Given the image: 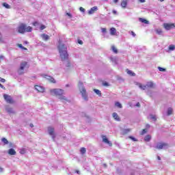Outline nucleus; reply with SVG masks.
I'll list each match as a JSON object with an SVG mask.
<instances>
[{
    "label": "nucleus",
    "mask_w": 175,
    "mask_h": 175,
    "mask_svg": "<svg viewBox=\"0 0 175 175\" xmlns=\"http://www.w3.org/2000/svg\"><path fill=\"white\" fill-rule=\"evenodd\" d=\"M150 119L152 120L153 121H157V117L154 115H150Z\"/></svg>",
    "instance_id": "obj_36"
},
{
    "label": "nucleus",
    "mask_w": 175,
    "mask_h": 175,
    "mask_svg": "<svg viewBox=\"0 0 175 175\" xmlns=\"http://www.w3.org/2000/svg\"><path fill=\"white\" fill-rule=\"evenodd\" d=\"M112 116L116 121H121V119L120 118V116H118V114L117 113H113Z\"/></svg>",
    "instance_id": "obj_17"
},
{
    "label": "nucleus",
    "mask_w": 175,
    "mask_h": 175,
    "mask_svg": "<svg viewBox=\"0 0 175 175\" xmlns=\"http://www.w3.org/2000/svg\"><path fill=\"white\" fill-rule=\"evenodd\" d=\"M155 32L157 33V35H162L163 33L161 29H156Z\"/></svg>",
    "instance_id": "obj_27"
},
{
    "label": "nucleus",
    "mask_w": 175,
    "mask_h": 175,
    "mask_svg": "<svg viewBox=\"0 0 175 175\" xmlns=\"http://www.w3.org/2000/svg\"><path fill=\"white\" fill-rule=\"evenodd\" d=\"M59 99H60L61 100H68V98H66V96H60Z\"/></svg>",
    "instance_id": "obj_34"
},
{
    "label": "nucleus",
    "mask_w": 175,
    "mask_h": 175,
    "mask_svg": "<svg viewBox=\"0 0 175 175\" xmlns=\"http://www.w3.org/2000/svg\"><path fill=\"white\" fill-rule=\"evenodd\" d=\"M151 140V135H148L144 137L145 142H150Z\"/></svg>",
    "instance_id": "obj_25"
},
{
    "label": "nucleus",
    "mask_w": 175,
    "mask_h": 175,
    "mask_svg": "<svg viewBox=\"0 0 175 175\" xmlns=\"http://www.w3.org/2000/svg\"><path fill=\"white\" fill-rule=\"evenodd\" d=\"M35 90H36V91H38V92H44V88H43V86L36 85Z\"/></svg>",
    "instance_id": "obj_14"
},
{
    "label": "nucleus",
    "mask_w": 175,
    "mask_h": 175,
    "mask_svg": "<svg viewBox=\"0 0 175 175\" xmlns=\"http://www.w3.org/2000/svg\"><path fill=\"white\" fill-rule=\"evenodd\" d=\"M139 88L141 89V90H146L147 88V85H142V84H139Z\"/></svg>",
    "instance_id": "obj_37"
},
{
    "label": "nucleus",
    "mask_w": 175,
    "mask_h": 175,
    "mask_svg": "<svg viewBox=\"0 0 175 175\" xmlns=\"http://www.w3.org/2000/svg\"><path fill=\"white\" fill-rule=\"evenodd\" d=\"M146 128H150V124H146Z\"/></svg>",
    "instance_id": "obj_64"
},
{
    "label": "nucleus",
    "mask_w": 175,
    "mask_h": 175,
    "mask_svg": "<svg viewBox=\"0 0 175 175\" xmlns=\"http://www.w3.org/2000/svg\"><path fill=\"white\" fill-rule=\"evenodd\" d=\"M78 88L84 100H88V94H87V90H85V87H84V83H83L82 81L79 82Z\"/></svg>",
    "instance_id": "obj_2"
},
{
    "label": "nucleus",
    "mask_w": 175,
    "mask_h": 175,
    "mask_svg": "<svg viewBox=\"0 0 175 175\" xmlns=\"http://www.w3.org/2000/svg\"><path fill=\"white\" fill-rule=\"evenodd\" d=\"M163 27L166 31H170V29L175 28V23H163Z\"/></svg>",
    "instance_id": "obj_8"
},
{
    "label": "nucleus",
    "mask_w": 175,
    "mask_h": 175,
    "mask_svg": "<svg viewBox=\"0 0 175 175\" xmlns=\"http://www.w3.org/2000/svg\"><path fill=\"white\" fill-rule=\"evenodd\" d=\"M139 21L141 23H144V24H150V22H148V21H147V20H146V19H144L143 18H139Z\"/></svg>",
    "instance_id": "obj_22"
},
{
    "label": "nucleus",
    "mask_w": 175,
    "mask_h": 175,
    "mask_svg": "<svg viewBox=\"0 0 175 175\" xmlns=\"http://www.w3.org/2000/svg\"><path fill=\"white\" fill-rule=\"evenodd\" d=\"M64 64L65 66H66V68H70V62L69 61H68V59H66V62Z\"/></svg>",
    "instance_id": "obj_28"
},
{
    "label": "nucleus",
    "mask_w": 175,
    "mask_h": 175,
    "mask_svg": "<svg viewBox=\"0 0 175 175\" xmlns=\"http://www.w3.org/2000/svg\"><path fill=\"white\" fill-rule=\"evenodd\" d=\"M18 47H19V49H25V48H24V46L21 44H18Z\"/></svg>",
    "instance_id": "obj_47"
},
{
    "label": "nucleus",
    "mask_w": 175,
    "mask_h": 175,
    "mask_svg": "<svg viewBox=\"0 0 175 175\" xmlns=\"http://www.w3.org/2000/svg\"><path fill=\"white\" fill-rule=\"evenodd\" d=\"M48 133L49 135H50V136H51L52 140H53V142H55L56 135L54 131V127H52V126L48 127Z\"/></svg>",
    "instance_id": "obj_6"
},
{
    "label": "nucleus",
    "mask_w": 175,
    "mask_h": 175,
    "mask_svg": "<svg viewBox=\"0 0 175 175\" xmlns=\"http://www.w3.org/2000/svg\"><path fill=\"white\" fill-rule=\"evenodd\" d=\"M0 88H2L3 90H5V88L3 87V85L2 84L0 83Z\"/></svg>",
    "instance_id": "obj_54"
},
{
    "label": "nucleus",
    "mask_w": 175,
    "mask_h": 175,
    "mask_svg": "<svg viewBox=\"0 0 175 175\" xmlns=\"http://www.w3.org/2000/svg\"><path fill=\"white\" fill-rule=\"evenodd\" d=\"M146 87H148L150 88H152V87H154V83H152V81L148 82L146 83Z\"/></svg>",
    "instance_id": "obj_23"
},
{
    "label": "nucleus",
    "mask_w": 175,
    "mask_h": 175,
    "mask_svg": "<svg viewBox=\"0 0 175 175\" xmlns=\"http://www.w3.org/2000/svg\"><path fill=\"white\" fill-rule=\"evenodd\" d=\"M102 137H103V142L104 143H105L106 144H109L110 147L113 146V144L111 143V142L109 141L107 137H106V135H103Z\"/></svg>",
    "instance_id": "obj_10"
},
{
    "label": "nucleus",
    "mask_w": 175,
    "mask_h": 175,
    "mask_svg": "<svg viewBox=\"0 0 175 175\" xmlns=\"http://www.w3.org/2000/svg\"><path fill=\"white\" fill-rule=\"evenodd\" d=\"M111 49H112V51H113L115 53V54H117V53H118V51L117 50L116 46H112Z\"/></svg>",
    "instance_id": "obj_32"
},
{
    "label": "nucleus",
    "mask_w": 175,
    "mask_h": 175,
    "mask_svg": "<svg viewBox=\"0 0 175 175\" xmlns=\"http://www.w3.org/2000/svg\"><path fill=\"white\" fill-rule=\"evenodd\" d=\"M58 49L62 61H66L69 57V55L68 54V47H66V45L62 44L61 41H59Z\"/></svg>",
    "instance_id": "obj_1"
},
{
    "label": "nucleus",
    "mask_w": 175,
    "mask_h": 175,
    "mask_svg": "<svg viewBox=\"0 0 175 175\" xmlns=\"http://www.w3.org/2000/svg\"><path fill=\"white\" fill-rule=\"evenodd\" d=\"M20 154H25V149H21Z\"/></svg>",
    "instance_id": "obj_43"
},
{
    "label": "nucleus",
    "mask_w": 175,
    "mask_h": 175,
    "mask_svg": "<svg viewBox=\"0 0 175 175\" xmlns=\"http://www.w3.org/2000/svg\"><path fill=\"white\" fill-rule=\"evenodd\" d=\"M18 33H25V32H32V27L27 26V25L22 23L18 27Z\"/></svg>",
    "instance_id": "obj_3"
},
{
    "label": "nucleus",
    "mask_w": 175,
    "mask_h": 175,
    "mask_svg": "<svg viewBox=\"0 0 175 175\" xmlns=\"http://www.w3.org/2000/svg\"><path fill=\"white\" fill-rule=\"evenodd\" d=\"M115 106H116V107H118L119 109H122V105H121L120 102H116L115 103Z\"/></svg>",
    "instance_id": "obj_29"
},
{
    "label": "nucleus",
    "mask_w": 175,
    "mask_h": 175,
    "mask_svg": "<svg viewBox=\"0 0 175 175\" xmlns=\"http://www.w3.org/2000/svg\"><path fill=\"white\" fill-rule=\"evenodd\" d=\"M111 60L113 61V62H116V58L111 57Z\"/></svg>",
    "instance_id": "obj_58"
},
{
    "label": "nucleus",
    "mask_w": 175,
    "mask_h": 175,
    "mask_svg": "<svg viewBox=\"0 0 175 175\" xmlns=\"http://www.w3.org/2000/svg\"><path fill=\"white\" fill-rule=\"evenodd\" d=\"M119 0H113V3H118Z\"/></svg>",
    "instance_id": "obj_59"
},
{
    "label": "nucleus",
    "mask_w": 175,
    "mask_h": 175,
    "mask_svg": "<svg viewBox=\"0 0 175 175\" xmlns=\"http://www.w3.org/2000/svg\"><path fill=\"white\" fill-rule=\"evenodd\" d=\"M145 133H147V129H146L142 130L141 135H145Z\"/></svg>",
    "instance_id": "obj_42"
},
{
    "label": "nucleus",
    "mask_w": 175,
    "mask_h": 175,
    "mask_svg": "<svg viewBox=\"0 0 175 175\" xmlns=\"http://www.w3.org/2000/svg\"><path fill=\"white\" fill-rule=\"evenodd\" d=\"M94 91L96 94V95H98V96H102V92H100V90L94 89Z\"/></svg>",
    "instance_id": "obj_24"
},
{
    "label": "nucleus",
    "mask_w": 175,
    "mask_h": 175,
    "mask_svg": "<svg viewBox=\"0 0 175 175\" xmlns=\"http://www.w3.org/2000/svg\"><path fill=\"white\" fill-rule=\"evenodd\" d=\"M157 159H158L159 161H161V157L158 156V157H157Z\"/></svg>",
    "instance_id": "obj_62"
},
{
    "label": "nucleus",
    "mask_w": 175,
    "mask_h": 175,
    "mask_svg": "<svg viewBox=\"0 0 175 175\" xmlns=\"http://www.w3.org/2000/svg\"><path fill=\"white\" fill-rule=\"evenodd\" d=\"M75 173H77V174H80V171L77 170V171L75 172Z\"/></svg>",
    "instance_id": "obj_61"
},
{
    "label": "nucleus",
    "mask_w": 175,
    "mask_h": 175,
    "mask_svg": "<svg viewBox=\"0 0 175 175\" xmlns=\"http://www.w3.org/2000/svg\"><path fill=\"white\" fill-rule=\"evenodd\" d=\"M3 6H4V8H5L6 9H10V5L7 3H3Z\"/></svg>",
    "instance_id": "obj_33"
},
{
    "label": "nucleus",
    "mask_w": 175,
    "mask_h": 175,
    "mask_svg": "<svg viewBox=\"0 0 175 175\" xmlns=\"http://www.w3.org/2000/svg\"><path fill=\"white\" fill-rule=\"evenodd\" d=\"M5 111H7V113H8L9 114H14L16 113V111H14V109H13V108L10 107H5Z\"/></svg>",
    "instance_id": "obj_12"
},
{
    "label": "nucleus",
    "mask_w": 175,
    "mask_h": 175,
    "mask_svg": "<svg viewBox=\"0 0 175 175\" xmlns=\"http://www.w3.org/2000/svg\"><path fill=\"white\" fill-rule=\"evenodd\" d=\"M101 32H103V33H106V28H101Z\"/></svg>",
    "instance_id": "obj_45"
},
{
    "label": "nucleus",
    "mask_w": 175,
    "mask_h": 175,
    "mask_svg": "<svg viewBox=\"0 0 175 175\" xmlns=\"http://www.w3.org/2000/svg\"><path fill=\"white\" fill-rule=\"evenodd\" d=\"M131 132V129H122L121 130V135H126Z\"/></svg>",
    "instance_id": "obj_16"
},
{
    "label": "nucleus",
    "mask_w": 175,
    "mask_h": 175,
    "mask_svg": "<svg viewBox=\"0 0 175 175\" xmlns=\"http://www.w3.org/2000/svg\"><path fill=\"white\" fill-rule=\"evenodd\" d=\"M112 12L113 13V14H117V11L116 10H113Z\"/></svg>",
    "instance_id": "obj_60"
},
{
    "label": "nucleus",
    "mask_w": 175,
    "mask_h": 175,
    "mask_svg": "<svg viewBox=\"0 0 175 175\" xmlns=\"http://www.w3.org/2000/svg\"><path fill=\"white\" fill-rule=\"evenodd\" d=\"M80 151H81V154H85V152H87V150L85 149V148H81Z\"/></svg>",
    "instance_id": "obj_31"
},
{
    "label": "nucleus",
    "mask_w": 175,
    "mask_h": 175,
    "mask_svg": "<svg viewBox=\"0 0 175 175\" xmlns=\"http://www.w3.org/2000/svg\"><path fill=\"white\" fill-rule=\"evenodd\" d=\"M139 2H140L141 3H144V2H146V0H139Z\"/></svg>",
    "instance_id": "obj_52"
},
{
    "label": "nucleus",
    "mask_w": 175,
    "mask_h": 175,
    "mask_svg": "<svg viewBox=\"0 0 175 175\" xmlns=\"http://www.w3.org/2000/svg\"><path fill=\"white\" fill-rule=\"evenodd\" d=\"M173 114V108L169 107L167 110V114L166 116H172Z\"/></svg>",
    "instance_id": "obj_19"
},
{
    "label": "nucleus",
    "mask_w": 175,
    "mask_h": 175,
    "mask_svg": "<svg viewBox=\"0 0 175 175\" xmlns=\"http://www.w3.org/2000/svg\"><path fill=\"white\" fill-rule=\"evenodd\" d=\"M66 16H68V17H69L70 18H72V14H70V13H69V12H67V13H66Z\"/></svg>",
    "instance_id": "obj_46"
},
{
    "label": "nucleus",
    "mask_w": 175,
    "mask_h": 175,
    "mask_svg": "<svg viewBox=\"0 0 175 175\" xmlns=\"http://www.w3.org/2000/svg\"><path fill=\"white\" fill-rule=\"evenodd\" d=\"M131 35H132V36H133V38H135L136 36V33H135V32H133V31H131Z\"/></svg>",
    "instance_id": "obj_49"
},
{
    "label": "nucleus",
    "mask_w": 175,
    "mask_h": 175,
    "mask_svg": "<svg viewBox=\"0 0 175 175\" xmlns=\"http://www.w3.org/2000/svg\"><path fill=\"white\" fill-rule=\"evenodd\" d=\"M158 69L160 72H165L166 69L162 68V67H158Z\"/></svg>",
    "instance_id": "obj_38"
},
{
    "label": "nucleus",
    "mask_w": 175,
    "mask_h": 175,
    "mask_svg": "<svg viewBox=\"0 0 175 175\" xmlns=\"http://www.w3.org/2000/svg\"><path fill=\"white\" fill-rule=\"evenodd\" d=\"M33 25H34V27H36V25H39V23H38V22H34V23H33Z\"/></svg>",
    "instance_id": "obj_50"
},
{
    "label": "nucleus",
    "mask_w": 175,
    "mask_h": 175,
    "mask_svg": "<svg viewBox=\"0 0 175 175\" xmlns=\"http://www.w3.org/2000/svg\"><path fill=\"white\" fill-rule=\"evenodd\" d=\"M168 148L169 145L166 143L160 142L156 146V148H157V150H166V148Z\"/></svg>",
    "instance_id": "obj_7"
},
{
    "label": "nucleus",
    "mask_w": 175,
    "mask_h": 175,
    "mask_svg": "<svg viewBox=\"0 0 175 175\" xmlns=\"http://www.w3.org/2000/svg\"><path fill=\"white\" fill-rule=\"evenodd\" d=\"M136 106H137V107H140V103H137L136 104Z\"/></svg>",
    "instance_id": "obj_55"
},
{
    "label": "nucleus",
    "mask_w": 175,
    "mask_h": 175,
    "mask_svg": "<svg viewBox=\"0 0 175 175\" xmlns=\"http://www.w3.org/2000/svg\"><path fill=\"white\" fill-rule=\"evenodd\" d=\"M8 154L10 155H16V150L13 148H10L9 150H8Z\"/></svg>",
    "instance_id": "obj_21"
},
{
    "label": "nucleus",
    "mask_w": 175,
    "mask_h": 175,
    "mask_svg": "<svg viewBox=\"0 0 175 175\" xmlns=\"http://www.w3.org/2000/svg\"><path fill=\"white\" fill-rule=\"evenodd\" d=\"M40 38H42V40L47 42L50 39V36L46 33H42L40 35Z\"/></svg>",
    "instance_id": "obj_13"
},
{
    "label": "nucleus",
    "mask_w": 175,
    "mask_h": 175,
    "mask_svg": "<svg viewBox=\"0 0 175 175\" xmlns=\"http://www.w3.org/2000/svg\"><path fill=\"white\" fill-rule=\"evenodd\" d=\"M168 49L170 50L171 51H173V50L175 49V45H174V44H170V45L169 46Z\"/></svg>",
    "instance_id": "obj_30"
},
{
    "label": "nucleus",
    "mask_w": 175,
    "mask_h": 175,
    "mask_svg": "<svg viewBox=\"0 0 175 175\" xmlns=\"http://www.w3.org/2000/svg\"><path fill=\"white\" fill-rule=\"evenodd\" d=\"M103 85H104V87H109L110 84H109L107 82H103Z\"/></svg>",
    "instance_id": "obj_40"
},
{
    "label": "nucleus",
    "mask_w": 175,
    "mask_h": 175,
    "mask_svg": "<svg viewBox=\"0 0 175 175\" xmlns=\"http://www.w3.org/2000/svg\"><path fill=\"white\" fill-rule=\"evenodd\" d=\"M1 142H3L4 144H9V141H8L6 138H2Z\"/></svg>",
    "instance_id": "obj_35"
},
{
    "label": "nucleus",
    "mask_w": 175,
    "mask_h": 175,
    "mask_svg": "<svg viewBox=\"0 0 175 175\" xmlns=\"http://www.w3.org/2000/svg\"><path fill=\"white\" fill-rule=\"evenodd\" d=\"M98 10V6H94L92 7L89 11H88V14H94L95 12Z\"/></svg>",
    "instance_id": "obj_15"
},
{
    "label": "nucleus",
    "mask_w": 175,
    "mask_h": 175,
    "mask_svg": "<svg viewBox=\"0 0 175 175\" xmlns=\"http://www.w3.org/2000/svg\"><path fill=\"white\" fill-rule=\"evenodd\" d=\"M0 81H1V83H5V81H6V80L5 79L0 77Z\"/></svg>",
    "instance_id": "obj_48"
},
{
    "label": "nucleus",
    "mask_w": 175,
    "mask_h": 175,
    "mask_svg": "<svg viewBox=\"0 0 175 175\" xmlns=\"http://www.w3.org/2000/svg\"><path fill=\"white\" fill-rule=\"evenodd\" d=\"M127 5H128V1L126 0H122V1L121 3L122 8L125 9V8H126Z\"/></svg>",
    "instance_id": "obj_20"
},
{
    "label": "nucleus",
    "mask_w": 175,
    "mask_h": 175,
    "mask_svg": "<svg viewBox=\"0 0 175 175\" xmlns=\"http://www.w3.org/2000/svg\"><path fill=\"white\" fill-rule=\"evenodd\" d=\"M80 12H81L82 13H85V9H84L83 7H81L79 8Z\"/></svg>",
    "instance_id": "obj_41"
},
{
    "label": "nucleus",
    "mask_w": 175,
    "mask_h": 175,
    "mask_svg": "<svg viewBox=\"0 0 175 175\" xmlns=\"http://www.w3.org/2000/svg\"><path fill=\"white\" fill-rule=\"evenodd\" d=\"M4 58H5V57H3V55H1L0 56V59L1 60V59H4Z\"/></svg>",
    "instance_id": "obj_56"
},
{
    "label": "nucleus",
    "mask_w": 175,
    "mask_h": 175,
    "mask_svg": "<svg viewBox=\"0 0 175 175\" xmlns=\"http://www.w3.org/2000/svg\"><path fill=\"white\" fill-rule=\"evenodd\" d=\"M50 92L52 95L61 96L62 95H64V91L62 89H52L50 90Z\"/></svg>",
    "instance_id": "obj_5"
},
{
    "label": "nucleus",
    "mask_w": 175,
    "mask_h": 175,
    "mask_svg": "<svg viewBox=\"0 0 175 175\" xmlns=\"http://www.w3.org/2000/svg\"><path fill=\"white\" fill-rule=\"evenodd\" d=\"M0 42H2V33L0 31Z\"/></svg>",
    "instance_id": "obj_53"
},
{
    "label": "nucleus",
    "mask_w": 175,
    "mask_h": 175,
    "mask_svg": "<svg viewBox=\"0 0 175 175\" xmlns=\"http://www.w3.org/2000/svg\"><path fill=\"white\" fill-rule=\"evenodd\" d=\"M26 68H29V66H28V62H22L20 64V68L18 70V75H24V70L25 69H26Z\"/></svg>",
    "instance_id": "obj_4"
},
{
    "label": "nucleus",
    "mask_w": 175,
    "mask_h": 175,
    "mask_svg": "<svg viewBox=\"0 0 175 175\" xmlns=\"http://www.w3.org/2000/svg\"><path fill=\"white\" fill-rule=\"evenodd\" d=\"M129 138L133 140V142H137V139L133 136H129Z\"/></svg>",
    "instance_id": "obj_39"
},
{
    "label": "nucleus",
    "mask_w": 175,
    "mask_h": 175,
    "mask_svg": "<svg viewBox=\"0 0 175 175\" xmlns=\"http://www.w3.org/2000/svg\"><path fill=\"white\" fill-rule=\"evenodd\" d=\"M79 44H83V41L81 40H78Z\"/></svg>",
    "instance_id": "obj_51"
},
{
    "label": "nucleus",
    "mask_w": 175,
    "mask_h": 175,
    "mask_svg": "<svg viewBox=\"0 0 175 175\" xmlns=\"http://www.w3.org/2000/svg\"><path fill=\"white\" fill-rule=\"evenodd\" d=\"M66 87H67V88H68V87H70V85L66 84Z\"/></svg>",
    "instance_id": "obj_63"
},
{
    "label": "nucleus",
    "mask_w": 175,
    "mask_h": 175,
    "mask_svg": "<svg viewBox=\"0 0 175 175\" xmlns=\"http://www.w3.org/2000/svg\"><path fill=\"white\" fill-rule=\"evenodd\" d=\"M46 29V26H44V25H42L41 26H40V29L41 30V31H43V29Z\"/></svg>",
    "instance_id": "obj_44"
},
{
    "label": "nucleus",
    "mask_w": 175,
    "mask_h": 175,
    "mask_svg": "<svg viewBox=\"0 0 175 175\" xmlns=\"http://www.w3.org/2000/svg\"><path fill=\"white\" fill-rule=\"evenodd\" d=\"M127 70V75H129L130 76H136V74L132 72V70Z\"/></svg>",
    "instance_id": "obj_26"
},
{
    "label": "nucleus",
    "mask_w": 175,
    "mask_h": 175,
    "mask_svg": "<svg viewBox=\"0 0 175 175\" xmlns=\"http://www.w3.org/2000/svg\"><path fill=\"white\" fill-rule=\"evenodd\" d=\"M3 98L8 103H13V99H12V97L8 94H4Z\"/></svg>",
    "instance_id": "obj_11"
},
{
    "label": "nucleus",
    "mask_w": 175,
    "mask_h": 175,
    "mask_svg": "<svg viewBox=\"0 0 175 175\" xmlns=\"http://www.w3.org/2000/svg\"><path fill=\"white\" fill-rule=\"evenodd\" d=\"M3 172V168L0 167V173H2Z\"/></svg>",
    "instance_id": "obj_57"
},
{
    "label": "nucleus",
    "mask_w": 175,
    "mask_h": 175,
    "mask_svg": "<svg viewBox=\"0 0 175 175\" xmlns=\"http://www.w3.org/2000/svg\"><path fill=\"white\" fill-rule=\"evenodd\" d=\"M43 78L46 79V80H49V81H50L51 83H55V79L51 76H49L47 75H44Z\"/></svg>",
    "instance_id": "obj_9"
},
{
    "label": "nucleus",
    "mask_w": 175,
    "mask_h": 175,
    "mask_svg": "<svg viewBox=\"0 0 175 175\" xmlns=\"http://www.w3.org/2000/svg\"><path fill=\"white\" fill-rule=\"evenodd\" d=\"M116 33H117V29H116V28L112 27L110 29V34L112 36H114V35H116Z\"/></svg>",
    "instance_id": "obj_18"
}]
</instances>
